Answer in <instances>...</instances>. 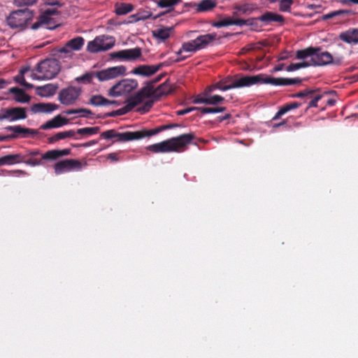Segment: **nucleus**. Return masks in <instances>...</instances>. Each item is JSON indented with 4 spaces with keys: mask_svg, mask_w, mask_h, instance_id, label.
<instances>
[{
    "mask_svg": "<svg viewBox=\"0 0 358 358\" xmlns=\"http://www.w3.org/2000/svg\"><path fill=\"white\" fill-rule=\"evenodd\" d=\"M194 138L192 133L182 134L162 142L148 145L146 149L150 152H180Z\"/></svg>",
    "mask_w": 358,
    "mask_h": 358,
    "instance_id": "1",
    "label": "nucleus"
},
{
    "mask_svg": "<svg viewBox=\"0 0 358 358\" xmlns=\"http://www.w3.org/2000/svg\"><path fill=\"white\" fill-rule=\"evenodd\" d=\"M39 150H27L24 152L12 154L0 157V166L12 165L15 164L24 163L31 166H36L42 164L41 159L34 158L40 155Z\"/></svg>",
    "mask_w": 358,
    "mask_h": 358,
    "instance_id": "2",
    "label": "nucleus"
},
{
    "mask_svg": "<svg viewBox=\"0 0 358 358\" xmlns=\"http://www.w3.org/2000/svg\"><path fill=\"white\" fill-rule=\"evenodd\" d=\"M249 76H243L240 78L231 80L229 78H226L217 82L210 86H208L205 90V94L208 95L215 90L226 91L234 88H240L244 87H249Z\"/></svg>",
    "mask_w": 358,
    "mask_h": 358,
    "instance_id": "3",
    "label": "nucleus"
},
{
    "mask_svg": "<svg viewBox=\"0 0 358 358\" xmlns=\"http://www.w3.org/2000/svg\"><path fill=\"white\" fill-rule=\"evenodd\" d=\"M101 138L104 139L114 138L113 142H127L144 138L143 130L136 131L118 132L115 129H109L101 134Z\"/></svg>",
    "mask_w": 358,
    "mask_h": 358,
    "instance_id": "4",
    "label": "nucleus"
},
{
    "mask_svg": "<svg viewBox=\"0 0 358 358\" xmlns=\"http://www.w3.org/2000/svg\"><path fill=\"white\" fill-rule=\"evenodd\" d=\"M61 69V65L57 59H46L39 62L35 68V71L42 74L44 80H50L56 77Z\"/></svg>",
    "mask_w": 358,
    "mask_h": 358,
    "instance_id": "5",
    "label": "nucleus"
},
{
    "mask_svg": "<svg viewBox=\"0 0 358 358\" xmlns=\"http://www.w3.org/2000/svg\"><path fill=\"white\" fill-rule=\"evenodd\" d=\"M33 16V13L27 8L15 10L7 17V23L12 28L23 27Z\"/></svg>",
    "mask_w": 358,
    "mask_h": 358,
    "instance_id": "6",
    "label": "nucleus"
},
{
    "mask_svg": "<svg viewBox=\"0 0 358 358\" xmlns=\"http://www.w3.org/2000/svg\"><path fill=\"white\" fill-rule=\"evenodd\" d=\"M115 38L110 36L101 35L96 36L87 43V49L90 52H99L111 49L115 45Z\"/></svg>",
    "mask_w": 358,
    "mask_h": 358,
    "instance_id": "7",
    "label": "nucleus"
},
{
    "mask_svg": "<svg viewBox=\"0 0 358 358\" xmlns=\"http://www.w3.org/2000/svg\"><path fill=\"white\" fill-rule=\"evenodd\" d=\"M86 165V162L83 164L78 159H66L56 162L53 166V169L56 175H60L65 172L80 171L83 166Z\"/></svg>",
    "mask_w": 358,
    "mask_h": 358,
    "instance_id": "8",
    "label": "nucleus"
},
{
    "mask_svg": "<svg viewBox=\"0 0 358 358\" xmlns=\"http://www.w3.org/2000/svg\"><path fill=\"white\" fill-rule=\"evenodd\" d=\"M138 86V82L134 79H124L113 85L108 91L110 96H118L129 94Z\"/></svg>",
    "mask_w": 358,
    "mask_h": 358,
    "instance_id": "9",
    "label": "nucleus"
},
{
    "mask_svg": "<svg viewBox=\"0 0 358 358\" xmlns=\"http://www.w3.org/2000/svg\"><path fill=\"white\" fill-rule=\"evenodd\" d=\"M250 86L258 84H269L275 86H285V78H274L260 73L249 76Z\"/></svg>",
    "mask_w": 358,
    "mask_h": 358,
    "instance_id": "10",
    "label": "nucleus"
},
{
    "mask_svg": "<svg viewBox=\"0 0 358 358\" xmlns=\"http://www.w3.org/2000/svg\"><path fill=\"white\" fill-rule=\"evenodd\" d=\"M27 117V111L24 108L15 107L3 108L0 110V121L6 120L9 122H13L26 119Z\"/></svg>",
    "mask_w": 358,
    "mask_h": 358,
    "instance_id": "11",
    "label": "nucleus"
},
{
    "mask_svg": "<svg viewBox=\"0 0 358 358\" xmlns=\"http://www.w3.org/2000/svg\"><path fill=\"white\" fill-rule=\"evenodd\" d=\"M127 68L123 66L110 67L106 69L98 71L96 76L100 81H105L117 78L126 74Z\"/></svg>",
    "mask_w": 358,
    "mask_h": 358,
    "instance_id": "12",
    "label": "nucleus"
},
{
    "mask_svg": "<svg viewBox=\"0 0 358 358\" xmlns=\"http://www.w3.org/2000/svg\"><path fill=\"white\" fill-rule=\"evenodd\" d=\"M80 94V90L75 87H69L62 89L58 95V99L63 105L73 103Z\"/></svg>",
    "mask_w": 358,
    "mask_h": 358,
    "instance_id": "13",
    "label": "nucleus"
},
{
    "mask_svg": "<svg viewBox=\"0 0 358 358\" xmlns=\"http://www.w3.org/2000/svg\"><path fill=\"white\" fill-rule=\"evenodd\" d=\"M112 59H120L124 61H136L142 56V50L140 48L122 50L110 53Z\"/></svg>",
    "mask_w": 358,
    "mask_h": 358,
    "instance_id": "14",
    "label": "nucleus"
},
{
    "mask_svg": "<svg viewBox=\"0 0 358 358\" xmlns=\"http://www.w3.org/2000/svg\"><path fill=\"white\" fill-rule=\"evenodd\" d=\"M154 93L153 84L152 83H149L142 87L134 96L129 98L128 101L131 103V107L134 108L136 106L142 103L145 99L150 97L151 95L154 96Z\"/></svg>",
    "mask_w": 358,
    "mask_h": 358,
    "instance_id": "15",
    "label": "nucleus"
},
{
    "mask_svg": "<svg viewBox=\"0 0 358 358\" xmlns=\"http://www.w3.org/2000/svg\"><path fill=\"white\" fill-rule=\"evenodd\" d=\"M316 51L312 58L310 66H325L334 62L333 56L327 51H322V48L316 47Z\"/></svg>",
    "mask_w": 358,
    "mask_h": 358,
    "instance_id": "16",
    "label": "nucleus"
},
{
    "mask_svg": "<svg viewBox=\"0 0 358 358\" xmlns=\"http://www.w3.org/2000/svg\"><path fill=\"white\" fill-rule=\"evenodd\" d=\"M6 131H13V134H9L10 140L16 139L18 138H27L30 136H35L38 134L36 129L22 127L21 125L7 126L4 128Z\"/></svg>",
    "mask_w": 358,
    "mask_h": 358,
    "instance_id": "17",
    "label": "nucleus"
},
{
    "mask_svg": "<svg viewBox=\"0 0 358 358\" xmlns=\"http://www.w3.org/2000/svg\"><path fill=\"white\" fill-rule=\"evenodd\" d=\"M164 66V63H159L157 65H139L134 68L131 73L142 76H150L160 70Z\"/></svg>",
    "mask_w": 358,
    "mask_h": 358,
    "instance_id": "18",
    "label": "nucleus"
},
{
    "mask_svg": "<svg viewBox=\"0 0 358 358\" xmlns=\"http://www.w3.org/2000/svg\"><path fill=\"white\" fill-rule=\"evenodd\" d=\"M75 55L74 52H71V50L64 45L61 48L54 49L52 51V56L55 59H57L59 64L61 62H69L73 59Z\"/></svg>",
    "mask_w": 358,
    "mask_h": 358,
    "instance_id": "19",
    "label": "nucleus"
},
{
    "mask_svg": "<svg viewBox=\"0 0 358 358\" xmlns=\"http://www.w3.org/2000/svg\"><path fill=\"white\" fill-rule=\"evenodd\" d=\"M71 152V150L69 148L63 150H50L41 155V159L54 161L62 157L68 156Z\"/></svg>",
    "mask_w": 358,
    "mask_h": 358,
    "instance_id": "20",
    "label": "nucleus"
},
{
    "mask_svg": "<svg viewBox=\"0 0 358 358\" xmlns=\"http://www.w3.org/2000/svg\"><path fill=\"white\" fill-rule=\"evenodd\" d=\"M196 50H199V49L197 48L195 39L189 42L184 43L182 45V48L177 52V55L179 57L175 59V62H179L183 61L189 56H181L182 52H196Z\"/></svg>",
    "mask_w": 358,
    "mask_h": 358,
    "instance_id": "21",
    "label": "nucleus"
},
{
    "mask_svg": "<svg viewBox=\"0 0 358 358\" xmlns=\"http://www.w3.org/2000/svg\"><path fill=\"white\" fill-rule=\"evenodd\" d=\"M68 123V120L58 115L52 120L42 124L40 129L47 130L52 128H59Z\"/></svg>",
    "mask_w": 358,
    "mask_h": 358,
    "instance_id": "22",
    "label": "nucleus"
},
{
    "mask_svg": "<svg viewBox=\"0 0 358 358\" xmlns=\"http://www.w3.org/2000/svg\"><path fill=\"white\" fill-rule=\"evenodd\" d=\"M253 19L255 20L253 21V23L257 20L263 22L265 24H269L271 22H276L280 23L284 22V17L282 15L268 11L266 12L259 17Z\"/></svg>",
    "mask_w": 358,
    "mask_h": 358,
    "instance_id": "23",
    "label": "nucleus"
},
{
    "mask_svg": "<svg viewBox=\"0 0 358 358\" xmlns=\"http://www.w3.org/2000/svg\"><path fill=\"white\" fill-rule=\"evenodd\" d=\"M58 106L55 103H35L31 107V110L36 113H50L56 109H57Z\"/></svg>",
    "mask_w": 358,
    "mask_h": 358,
    "instance_id": "24",
    "label": "nucleus"
},
{
    "mask_svg": "<svg viewBox=\"0 0 358 358\" xmlns=\"http://www.w3.org/2000/svg\"><path fill=\"white\" fill-rule=\"evenodd\" d=\"M216 34H207L201 35L195 38L197 48L199 50L206 48L210 43L216 38Z\"/></svg>",
    "mask_w": 358,
    "mask_h": 358,
    "instance_id": "25",
    "label": "nucleus"
},
{
    "mask_svg": "<svg viewBox=\"0 0 358 358\" xmlns=\"http://www.w3.org/2000/svg\"><path fill=\"white\" fill-rule=\"evenodd\" d=\"M85 43V40L81 36H76L69 41H68L64 46L66 47L71 52H74L75 51L80 50Z\"/></svg>",
    "mask_w": 358,
    "mask_h": 358,
    "instance_id": "26",
    "label": "nucleus"
},
{
    "mask_svg": "<svg viewBox=\"0 0 358 358\" xmlns=\"http://www.w3.org/2000/svg\"><path fill=\"white\" fill-rule=\"evenodd\" d=\"M174 87L167 82H164L160 85L156 90H155L154 99H159L162 96H166L171 94L174 90Z\"/></svg>",
    "mask_w": 358,
    "mask_h": 358,
    "instance_id": "27",
    "label": "nucleus"
},
{
    "mask_svg": "<svg viewBox=\"0 0 358 358\" xmlns=\"http://www.w3.org/2000/svg\"><path fill=\"white\" fill-rule=\"evenodd\" d=\"M341 40L348 43H358V29H353L345 32H342L339 35Z\"/></svg>",
    "mask_w": 358,
    "mask_h": 358,
    "instance_id": "28",
    "label": "nucleus"
},
{
    "mask_svg": "<svg viewBox=\"0 0 358 358\" xmlns=\"http://www.w3.org/2000/svg\"><path fill=\"white\" fill-rule=\"evenodd\" d=\"M9 92L15 95V100L19 103H28L30 101V96L26 94L22 89L13 87L9 89Z\"/></svg>",
    "mask_w": 358,
    "mask_h": 358,
    "instance_id": "29",
    "label": "nucleus"
},
{
    "mask_svg": "<svg viewBox=\"0 0 358 358\" xmlns=\"http://www.w3.org/2000/svg\"><path fill=\"white\" fill-rule=\"evenodd\" d=\"M178 127V124H168L159 126V127L152 129H148V130L143 129V133L144 134V138L150 137V136L156 135V134H159V132L163 131L164 130L173 129V128H176Z\"/></svg>",
    "mask_w": 358,
    "mask_h": 358,
    "instance_id": "30",
    "label": "nucleus"
},
{
    "mask_svg": "<svg viewBox=\"0 0 358 358\" xmlns=\"http://www.w3.org/2000/svg\"><path fill=\"white\" fill-rule=\"evenodd\" d=\"M301 106V103L299 102H292L289 103H287L284 106H282L279 110L277 112V113L275 115V116L273 117V120L279 119L282 115L287 113V112L299 108Z\"/></svg>",
    "mask_w": 358,
    "mask_h": 358,
    "instance_id": "31",
    "label": "nucleus"
},
{
    "mask_svg": "<svg viewBox=\"0 0 358 358\" xmlns=\"http://www.w3.org/2000/svg\"><path fill=\"white\" fill-rule=\"evenodd\" d=\"M225 26L230 25H237L242 27L243 25H253L254 19H248V20H242V19H234L231 17L223 18Z\"/></svg>",
    "mask_w": 358,
    "mask_h": 358,
    "instance_id": "32",
    "label": "nucleus"
},
{
    "mask_svg": "<svg viewBox=\"0 0 358 358\" xmlns=\"http://www.w3.org/2000/svg\"><path fill=\"white\" fill-rule=\"evenodd\" d=\"M75 134L76 131L72 129L61 131L48 138V141L49 143H54L55 142H57L64 138H71L74 136Z\"/></svg>",
    "mask_w": 358,
    "mask_h": 358,
    "instance_id": "33",
    "label": "nucleus"
},
{
    "mask_svg": "<svg viewBox=\"0 0 358 358\" xmlns=\"http://www.w3.org/2000/svg\"><path fill=\"white\" fill-rule=\"evenodd\" d=\"M315 47H308L303 50H297L296 52V58L298 59H304L308 57L310 58V63H312V58L313 57L314 53L316 51Z\"/></svg>",
    "mask_w": 358,
    "mask_h": 358,
    "instance_id": "34",
    "label": "nucleus"
},
{
    "mask_svg": "<svg viewBox=\"0 0 358 358\" xmlns=\"http://www.w3.org/2000/svg\"><path fill=\"white\" fill-rule=\"evenodd\" d=\"M172 31V27H163L154 30L152 34L155 38L165 41L170 37Z\"/></svg>",
    "mask_w": 358,
    "mask_h": 358,
    "instance_id": "35",
    "label": "nucleus"
},
{
    "mask_svg": "<svg viewBox=\"0 0 358 358\" xmlns=\"http://www.w3.org/2000/svg\"><path fill=\"white\" fill-rule=\"evenodd\" d=\"M29 70L30 67L28 66L21 69V70L20 71V75L17 76L15 78V82L24 86L27 89H31L34 87V85L31 83H27L24 77V73L28 72Z\"/></svg>",
    "mask_w": 358,
    "mask_h": 358,
    "instance_id": "36",
    "label": "nucleus"
},
{
    "mask_svg": "<svg viewBox=\"0 0 358 358\" xmlns=\"http://www.w3.org/2000/svg\"><path fill=\"white\" fill-rule=\"evenodd\" d=\"M57 87L51 84L44 86L38 87L36 88L37 94L41 96H50L53 95L56 92Z\"/></svg>",
    "mask_w": 358,
    "mask_h": 358,
    "instance_id": "37",
    "label": "nucleus"
},
{
    "mask_svg": "<svg viewBox=\"0 0 358 358\" xmlns=\"http://www.w3.org/2000/svg\"><path fill=\"white\" fill-rule=\"evenodd\" d=\"M216 6V3L213 0H202L196 5V10L198 12H206L211 10Z\"/></svg>",
    "mask_w": 358,
    "mask_h": 358,
    "instance_id": "38",
    "label": "nucleus"
},
{
    "mask_svg": "<svg viewBox=\"0 0 358 358\" xmlns=\"http://www.w3.org/2000/svg\"><path fill=\"white\" fill-rule=\"evenodd\" d=\"M134 10V6L131 3H120L115 6V13L118 15H126Z\"/></svg>",
    "mask_w": 358,
    "mask_h": 358,
    "instance_id": "39",
    "label": "nucleus"
},
{
    "mask_svg": "<svg viewBox=\"0 0 358 358\" xmlns=\"http://www.w3.org/2000/svg\"><path fill=\"white\" fill-rule=\"evenodd\" d=\"M133 108H134L131 107V103L127 100V103L126 106H124V107H122L117 110H114L110 113H106L104 115V117H116V116H119V115H124V114L129 113Z\"/></svg>",
    "mask_w": 358,
    "mask_h": 358,
    "instance_id": "40",
    "label": "nucleus"
},
{
    "mask_svg": "<svg viewBox=\"0 0 358 358\" xmlns=\"http://www.w3.org/2000/svg\"><path fill=\"white\" fill-rule=\"evenodd\" d=\"M226 110L223 106L215 107H196V110L199 111L201 114L207 113H222Z\"/></svg>",
    "mask_w": 358,
    "mask_h": 358,
    "instance_id": "41",
    "label": "nucleus"
},
{
    "mask_svg": "<svg viewBox=\"0 0 358 358\" xmlns=\"http://www.w3.org/2000/svg\"><path fill=\"white\" fill-rule=\"evenodd\" d=\"M106 103L108 99L101 95H93L89 101V103L95 106H106Z\"/></svg>",
    "mask_w": 358,
    "mask_h": 358,
    "instance_id": "42",
    "label": "nucleus"
},
{
    "mask_svg": "<svg viewBox=\"0 0 358 358\" xmlns=\"http://www.w3.org/2000/svg\"><path fill=\"white\" fill-rule=\"evenodd\" d=\"M100 131V128L99 127H84L77 129L76 131V134H80V135H86V136H91L93 134H96L99 133Z\"/></svg>",
    "mask_w": 358,
    "mask_h": 358,
    "instance_id": "43",
    "label": "nucleus"
},
{
    "mask_svg": "<svg viewBox=\"0 0 358 358\" xmlns=\"http://www.w3.org/2000/svg\"><path fill=\"white\" fill-rule=\"evenodd\" d=\"M67 115L77 114L80 117H87L90 115H92V112L87 108L69 109L66 110Z\"/></svg>",
    "mask_w": 358,
    "mask_h": 358,
    "instance_id": "44",
    "label": "nucleus"
},
{
    "mask_svg": "<svg viewBox=\"0 0 358 358\" xmlns=\"http://www.w3.org/2000/svg\"><path fill=\"white\" fill-rule=\"evenodd\" d=\"M208 94V95H209ZM207 105L219 106L218 105L224 101V98L220 95L207 96Z\"/></svg>",
    "mask_w": 358,
    "mask_h": 358,
    "instance_id": "45",
    "label": "nucleus"
},
{
    "mask_svg": "<svg viewBox=\"0 0 358 358\" xmlns=\"http://www.w3.org/2000/svg\"><path fill=\"white\" fill-rule=\"evenodd\" d=\"M310 66V63L308 61H303L300 63H292L287 68V71H294L302 68H306Z\"/></svg>",
    "mask_w": 358,
    "mask_h": 358,
    "instance_id": "46",
    "label": "nucleus"
},
{
    "mask_svg": "<svg viewBox=\"0 0 358 358\" xmlns=\"http://www.w3.org/2000/svg\"><path fill=\"white\" fill-rule=\"evenodd\" d=\"M181 0H159L157 4L160 8H170L178 4Z\"/></svg>",
    "mask_w": 358,
    "mask_h": 358,
    "instance_id": "47",
    "label": "nucleus"
},
{
    "mask_svg": "<svg viewBox=\"0 0 358 358\" xmlns=\"http://www.w3.org/2000/svg\"><path fill=\"white\" fill-rule=\"evenodd\" d=\"M348 13H349V11H348L346 10H335V11H333V12H331L329 13L322 15L321 19H322V20H327L331 19L334 17H336V16H338L341 15L348 14Z\"/></svg>",
    "mask_w": 358,
    "mask_h": 358,
    "instance_id": "48",
    "label": "nucleus"
},
{
    "mask_svg": "<svg viewBox=\"0 0 358 358\" xmlns=\"http://www.w3.org/2000/svg\"><path fill=\"white\" fill-rule=\"evenodd\" d=\"M57 13V10L55 8H48L45 10L43 14L41 17V22L43 23H48L50 16Z\"/></svg>",
    "mask_w": 358,
    "mask_h": 358,
    "instance_id": "49",
    "label": "nucleus"
},
{
    "mask_svg": "<svg viewBox=\"0 0 358 358\" xmlns=\"http://www.w3.org/2000/svg\"><path fill=\"white\" fill-rule=\"evenodd\" d=\"M293 0H280L279 10L282 12H289Z\"/></svg>",
    "mask_w": 358,
    "mask_h": 358,
    "instance_id": "50",
    "label": "nucleus"
},
{
    "mask_svg": "<svg viewBox=\"0 0 358 358\" xmlns=\"http://www.w3.org/2000/svg\"><path fill=\"white\" fill-rule=\"evenodd\" d=\"M317 90H306L302 92H299L298 93L292 94L290 95L292 98H304L307 96H310L312 94H313Z\"/></svg>",
    "mask_w": 358,
    "mask_h": 358,
    "instance_id": "51",
    "label": "nucleus"
},
{
    "mask_svg": "<svg viewBox=\"0 0 358 358\" xmlns=\"http://www.w3.org/2000/svg\"><path fill=\"white\" fill-rule=\"evenodd\" d=\"M153 103L154 100H148L143 103V105L141 108H138V111L142 114L147 113L152 107Z\"/></svg>",
    "mask_w": 358,
    "mask_h": 358,
    "instance_id": "52",
    "label": "nucleus"
},
{
    "mask_svg": "<svg viewBox=\"0 0 358 358\" xmlns=\"http://www.w3.org/2000/svg\"><path fill=\"white\" fill-rule=\"evenodd\" d=\"M17 6H29L35 4L37 0H13Z\"/></svg>",
    "mask_w": 358,
    "mask_h": 358,
    "instance_id": "53",
    "label": "nucleus"
},
{
    "mask_svg": "<svg viewBox=\"0 0 358 358\" xmlns=\"http://www.w3.org/2000/svg\"><path fill=\"white\" fill-rule=\"evenodd\" d=\"M303 79L300 78H285V86L286 85H299L301 83Z\"/></svg>",
    "mask_w": 358,
    "mask_h": 358,
    "instance_id": "54",
    "label": "nucleus"
},
{
    "mask_svg": "<svg viewBox=\"0 0 358 358\" xmlns=\"http://www.w3.org/2000/svg\"><path fill=\"white\" fill-rule=\"evenodd\" d=\"M236 9L243 14L250 13L252 11V9L250 8V6L248 4L241 5L236 7Z\"/></svg>",
    "mask_w": 358,
    "mask_h": 358,
    "instance_id": "55",
    "label": "nucleus"
},
{
    "mask_svg": "<svg viewBox=\"0 0 358 358\" xmlns=\"http://www.w3.org/2000/svg\"><path fill=\"white\" fill-rule=\"evenodd\" d=\"M322 95H316L308 103V108H313L317 106V102L322 99Z\"/></svg>",
    "mask_w": 358,
    "mask_h": 358,
    "instance_id": "56",
    "label": "nucleus"
},
{
    "mask_svg": "<svg viewBox=\"0 0 358 358\" xmlns=\"http://www.w3.org/2000/svg\"><path fill=\"white\" fill-rule=\"evenodd\" d=\"M204 96H197L196 97H195V99L193 100V103H204V104H206L207 105V96L208 95H206L204 94Z\"/></svg>",
    "mask_w": 358,
    "mask_h": 358,
    "instance_id": "57",
    "label": "nucleus"
},
{
    "mask_svg": "<svg viewBox=\"0 0 358 358\" xmlns=\"http://www.w3.org/2000/svg\"><path fill=\"white\" fill-rule=\"evenodd\" d=\"M194 110H196V107H189V108L176 111V114L178 115H184L187 114Z\"/></svg>",
    "mask_w": 358,
    "mask_h": 358,
    "instance_id": "58",
    "label": "nucleus"
},
{
    "mask_svg": "<svg viewBox=\"0 0 358 358\" xmlns=\"http://www.w3.org/2000/svg\"><path fill=\"white\" fill-rule=\"evenodd\" d=\"M107 159H110L111 162H117L121 159L119 157V152L109 153L107 156Z\"/></svg>",
    "mask_w": 358,
    "mask_h": 358,
    "instance_id": "59",
    "label": "nucleus"
},
{
    "mask_svg": "<svg viewBox=\"0 0 358 358\" xmlns=\"http://www.w3.org/2000/svg\"><path fill=\"white\" fill-rule=\"evenodd\" d=\"M34 71L35 69L30 74V77L31 78V79L36 80H43L44 79L42 76V74L38 73L37 71L35 72Z\"/></svg>",
    "mask_w": 358,
    "mask_h": 358,
    "instance_id": "60",
    "label": "nucleus"
},
{
    "mask_svg": "<svg viewBox=\"0 0 358 358\" xmlns=\"http://www.w3.org/2000/svg\"><path fill=\"white\" fill-rule=\"evenodd\" d=\"M92 76L91 74L85 73V74L83 75L82 76H80V78H78L77 80L78 81H86V82L90 83L92 80Z\"/></svg>",
    "mask_w": 358,
    "mask_h": 358,
    "instance_id": "61",
    "label": "nucleus"
},
{
    "mask_svg": "<svg viewBox=\"0 0 358 358\" xmlns=\"http://www.w3.org/2000/svg\"><path fill=\"white\" fill-rule=\"evenodd\" d=\"M98 141H95V140H92V141H90L89 142H87L85 143H83L82 145H75V147H80V146H83V147H89V146H91L92 145H94L96 143H97Z\"/></svg>",
    "mask_w": 358,
    "mask_h": 358,
    "instance_id": "62",
    "label": "nucleus"
},
{
    "mask_svg": "<svg viewBox=\"0 0 358 358\" xmlns=\"http://www.w3.org/2000/svg\"><path fill=\"white\" fill-rule=\"evenodd\" d=\"M213 26L215 27H226L225 26V24L224 22V20L223 19L222 20H220L216 22H215L213 24Z\"/></svg>",
    "mask_w": 358,
    "mask_h": 358,
    "instance_id": "63",
    "label": "nucleus"
},
{
    "mask_svg": "<svg viewBox=\"0 0 358 358\" xmlns=\"http://www.w3.org/2000/svg\"><path fill=\"white\" fill-rule=\"evenodd\" d=\"M341 2L343 4H358V0H341Z\"/></svg>",
    "mask_w": 358,
    "mask_h": 358,
    "instance_id": "64",
    "label": "nucleus"
}]
</instances>
